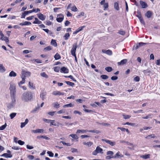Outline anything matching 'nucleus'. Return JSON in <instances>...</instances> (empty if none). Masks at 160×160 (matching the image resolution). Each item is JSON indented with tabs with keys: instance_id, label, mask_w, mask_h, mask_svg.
Returning <instances> with one entry per match:
<instances>
[{
	"instance_id": "obj_7",
	"label": "nucleus",
	"mask_w": 160,
	"mask_h": 160,
	"mask_svg": "<svg viewBox=\"0 0 160 160\" xmlns=\"http://www.w3.org/2000/svg\"><path fill=\"white\" fill-rule=\"evenodd\" d=\"M64 18L63 15L62 14H58L57 15L56 20L58 22H61L63 20Z\"/></svg>"
},
{
	"instance_id": "obj_60",
	"label": "nucleus",
	"mask_w": 160,
	"mask_h": 160,
	"mask_svg": "<svg viewBox=\"0 0 160 160\" xmlns=\"http://www.w3.org/2000/svg\"><path fill=\"white\" fill-rule=\"evenodd\" d=\"M60 69V68L58 67H54V70L57 72H59Z\"/></svg>"
},
{
	"instance_id": "obj_19",
	"label": "nucleus",
	"mask_w": 160,
	"mask_h": 160,
	"mask_svg": "<svg viewBox=\"0 0 160 160\" xmlns=\"http://www.w3.org/2000/svg\"><path fill=\"white\" fill-rule=\"evenodd\" d=\"M88 132V130H80V129H78L77 130V132H76V133H84L85 132Z\"/></svg>"
},
{
	"instance_id": "obj_33",
	"label": "nucleus",
	"mask_w": 160,
	"mask_h": 160,
	"mask_svg": "<svg viewBox=\"0 0 160 160\" xmlns=\"http://www.w3.org/2000/svg\"><path fill=\"white\" fill-rule=\"evenodd\" d=\"M51 44L54 47H56L57 46V43L56 42L55 40L52 39L51 42Z\"/></svg>"
},
{
	"instance_id": "obj_50",
	"label": "nucleus",
	"mask_w": 160,
	"mask_h": 160,
	"mask_svg": "<svg viewBox=\"0 0 160 160\" xmlns=\"http://www.w3.org/2000/svg\"><path fill=\"white\" fill-rule=\"evenodd\" d=\"M70 34L68 33H65L64 36V37L65 38V40H68Z\"/></svg>"
},
{
	"instance_id": "obj_24",
	"label": "nucleus",
	"mask_w": 160,
	"mask_h": 160,
	"mask_svg": "<svg viewBox=\"0 0 160 160\" xmlns=\"http://www.w3.org/2000/svg\"><path fill=\"white\" fill-rule=\"evenodd\" d=\"M127 62V60L126 59H124L121 61L120 62H118V64L119 65H122L126 63Z\"/></svg>"
},
{
	"instance_id": "obj_51",
	"label": "nucleus",
	"mask_w": 160,
	"mask_h": 160,
	"mask_svg": "<svg viewBox=\"0 0 160 160\" xmlns=\"http://www.w3.org/2000/svg\"><path fill=\"white\" fill-rule=\"evenodd\" d=\"M71 10L73 12H77L78 11V9L75 6L72 7Z\"/></svg>"
},
{
	"instance_id": "obj_59",
	"label": "nucleus",
	"mask_w": 160,
	"mask_h": 160,
	"mask_svg": "<svg viewBox=\"0 0 160 160\" xmlns=\"http://www.w3.org/2000/svg\"><path fill=\"white\" fill-rule=\"evenodd\" d=\"M113 154V152L111 151H108L107 152V155H110V156H112V155Z\"/></svg>"
},
{
	"instance_id": "obj_28",
	"label": "nucleus",
	"mask_w": 160,
	"mask_h": 160,
	"mask_svg": "<svg viewBox=\"0 0 160 160\" xmlns=\"http://www.w3.org/2000/svg\"><path fill=\"white\" fill-rule=\"evenodd\" d=\"M150 157V155L149 154H146L145 155H141L140 157L144 159L149 158Z\"/></svg>"
},
{
	"instance_id": "obj_13",
	"label": "nucleus",
	"mask_w": 160,
	"mask_h": 160,
	"mask_svg": "<svg viewBox=\"0 0 160 160\" xmlns=\"http://www.w3.org/2000/svg\"><path fill=\"white\" fill-rule=\"evenodd\" d=\"M140 3L142 8H146L148 7L147 4L145 2L142 1H140Z\"/></svg>"
},
{
	"instance_id": "obj_8",
	"label": "nucleus",
	"mask_w": 160,
	"mask_h": 160,
	"mask_svg": "<svg viewBox=\"0 0 160 160\" xmlns=\"http://www.w3.org/2000/svg\"><path fill=\"white\" fill-rule=\"evenodd\" d=\"M102 141L103 142H105L106 143L110 144L111 146H113L115 145L116 143L115 142H112L111 140L105 139H102Z\"/></svg>"
},
{
	"instance_id": "obj_32",
	"label": "nucleus",
	"mask_w": 160,
	"mask_h": 160,
	"mask_svg": "<svg viewBox=\"0 0 160 160\" xmlns=\"http://www.w3.org/2000/svg\"><path fill=\"white\" fill-rule=\"evenodd\" d=\"M4 157L6 158H11L12 157V155L11 154H8L7 153H4Z\"/></svg>"
},
{
	"instance_id": "obj_4",
	"label": "nucleus",
	"mask_w": 160,
	"mask_h": 160,
	"mask_svg": "<svg viewBox=\"0 0 160 160\" xmlns=\"http://www.w3.org/2000/svg\"><path fill=\"white\" fill-rule=\"evenodd\" d=\"M11 97L12 101L8 106V107L9 109L13 108L15 106L16 103L15 96H11Z\"/></svg>"
},
{
	"instance_id": "obj_45",
	"label": "nucleus",
	"mask_w": 160,
	"mask_h": 160,
	"mask_svg": "<svg viewBox=\"0 0 160 160\" xmlns=\"http://www.w3.org/2000/svg\"><path fill=\"white\" fill-rule=\"evenodd\" d=\"M114 8L117 10H119V8L118 6V4L117 2H115L114 3Z\"/></svg>"
},
{
	"instance_id": "obj_26",
	"label": "nucleus",
	"mask_w": 160,
	"mask_h": 160,
	"mask_svg": "<svg viewBox=\"0 0 160 160\" xmlns=\"http://www.w3.org/2000/svg\"><path fill=\"white\" fill-rule=\"evenodd\" d=\"M102 52H103L104 53H106L107 54L110 55H112V51L110 50H108L105 51V50H102Z\"/></svg>"
},
{
	"instance_id": "obj_56",
	"label": "nucleus",
	"mask_w": 160,
	"mask_h": 160,
	"mask_svg": "<svg viewBox=\"0 0 160 160\" xmlns=\"http://www.w3.org/2000/svg\"><path fill=\"white\" fill-rule=\"evenodd\" d=\"M18 143L20 145H22L24 144L25 142H24L22 141L21 140H19L18 141Z\"/></svg>"
},
{
	"instance_id": "obj_39",
	"label": "nucleus",
	"mask_w": 160,
	"mask_h": 160,
	"mask_svg": "<svg viewBox=\"0 0 160 160\" xmlns=\"http://www.w3.org/2000/svg\"><path fill=\"white\" fill-rule=\"evenodd\" d=\"M37 138H43L45 139L46 140H50V138L48 137H47L46 136H40L38 137Z\"/></svg>"
},
{
	"instance_id": "obj_15",
	"label": "nucleus",
	"mask_w": 160,
	"mask_h": 160,
	"mask_svg": "<svg viewBox=\"0 0 160 160\" xmlns=\"http://www.w3.org/2000/svg\"><path fill=\"white\" fill-rule=\"evenodd\" d=\"M147 44H148L147 43H144V42L139 43L138 44H137L135 48V49H137L138 48L142 46L146 45Z\"/></svg>"
},
{
	"instance_id": "obj_18",
	"label": "nucleus",
	"mask_w": 160,
	"mask_h": 160,
	"mask_svg": "<svg viewBox=\"0 0 160 160\" xmlns=\"http://www.w3.org/2000/svg\"><path fill=\"white\" fill-rule=\"evenodd\" d=\"M28 119H26L25 122H21V128H22L24 127L28 122Z\"/></svg>"
},
{
	"instance_id": "obj_43",
	"label": "nucleus",
	"mask_w": 160,
	"mask_h": 160,
	"mask_svg": "<svg viewBox=\"0 0 160 160\" xmlns=\"http://www.w3.org/2000/svg\"><path fill=\"white\" fill-rule=\"evenodd\" d=\"M152 116V114H149L147 115L146 117H142L143 119H148Z\"/></svg>"
},
{
	"instance_id": "obj_29",
	"label": "nucleus",
	"mask_w": 160,
	"mask_h": 160,
	"mask_svg": "<svg viewBox=\"0 0 160 160\" xmlns=\"http://www.w3.org/2000/svg\"><path fill=\"white\" fill-rule=\"evenodd\" d=\"M22 81H20L18 83V85L19 87L20 86L21 84H24L25 82V78L24 77H23V76H22Z\"/></svg>"
},
{
	"instance_id": "obj_55",
	"label": "nucleus",
	"mask_w": 160,
	"mask_h": 160,
	"mask_svg": "<svg viewBox=\"0 0 160 160\" xmlns=\"http://www.w3.org/2000/svg\"><path fill=\"white\" fill-rule=\"evenodd\" d=\"M134 81L138 82L140 80V78L138 76H136L134 78Z\"/></svg>"
},
{
	"instance_id": "obj_10",
	"label": "nucleus",
	"mask_w": 160,
	"mask_h": 160,
	"mask_svg": "<svg viewBox=\"0 0 160 160\" xmlns=\"http://www.w3.org/2000/svg\"><path fill=\"white\" fill-rule=\"evenodd\" d=\"M55 122V120H51L50 122V126H52V125H54V126H58L59 125H62V124L61 123H60L59 122H57V123L58 124V125H56V124L54 123Z\"/></svg>"
},
{
	"instance_id": "obj_21",
	"label": "nucleus",
	"mask_w": 160,
	"mask_h": 160,
	"mask_svg": "<svg viewBox=\"0 0 160 160\" xmlns=\"http://www.w3.org/2000/svg\"><path fill=\"white\" fill-rule=\"evenodd\" d=\"M52 105L53 107L56 108H59L60 107V104L58 102H56L53 103Z\"/></svg>"
},
{
	"instance_id": "obj_52",
	"label": "nucleus",
	"mask_w": 160,
	"mask_h": 160,
	"mask_svg": "<svg viewBox=\"0 0 160 160\" xmlns=\"http://www.w3.org/2000/svg\"><path fill=\"white\" fill-rule=\"evenodd\" d=\"M65 82L68 84L70 86H72L74 85L73 82H71L69 81H66Z\"/></svg>"
},
{
	"instance_id": "obj_36",
	"label": "nucleus",
	"mask_w": 160,
	"mask_h": 160,
	"mask_svg": "<svg viewBox=\"0 0 160 160\" xmlns=\"http://www.w3.org/2000/svg\"><path fill=\"white\" fill-rule=\"evenodd\" d=\"M54 58L56 60H58L61 58V56L58 53H56L54 56Z\"/></svg>"
},
{
	"instance_id": "obj_11",
	"label": "nucleus",
	"mask_w": 160,
	"mask_h": 160,
	"mask_svg": "<svg viewBox=\"0 0 160 160\" xmlns=\"http://www.w3.org/2000/svg\"><path fill=\"white\" fill-rule=\"evenodd\" d=\"M52 94L54 95H58L60 96L61 95H63L64 93L62 92H60L58 91H54L52 92Z\"/></svg>"
},
{
	"instance_id": "obj_47",
	"label": "nucleus",
	"mask_w": 160,
	"mask_h": 160,
	"mask_svg": "<svg viewBox=\"0 0 160 160\" xmlns=\"http://www.w3.org/2000/svg\"><path fill=\"white\" fill-rule=\"evenodd\" d=\"M84 13L83 12H80L79 15L77 16V18H79L81 16H84Z\"/></svg>"
},
{
	"instance_id": "obj_35",
	"label": "nucleus",
	"mask_w": 160,
	"mask_h": 160,
	"mask_svg": "<svg viewBox=\"0 0 160 160\" xmlns=\"http://www.w3.org/2000/svg\"><path fill=\"white\" fill-rule=\"evenodd\" d=\"M73 106L74 105H73L72 103H69L68 104L64 105L63 106V108H66L67 107H73Z\"/></svg>"
},
{
	"instance_id": "obj_37",
	"label": "nucleus",
	"mask_w": 160,
	"mask_h": 160,
	"mask_svg": "<svg viewBox=\"0 0 160 160\" xmlns=\"http://www.w3.org/2000/svg\"><path fill=\"white\" fill-rule=\"evenodd\" d=\"M40 75L42 77L46 78H48V75L44 72H41L40 74Z\"/></svg>"
},
{
	"instance_id": "obj_34",
	"label": "nucleus",
	"mask_w": 160,
	"mask_h": 160,
	"mask_svg": "<svg viewBox=\"0 0 160 160\" xmlns=\"http://www.w3.org/2000/svg\"><path fill=\"white\" fill-rule=\"evenodd\" d=\"M122 116L123 118L125 119H129L131 117V116L127 114H123Z\"/></svg>"
},
{
	"instance_id": "obj_38",
	"label": "nucleus",
	"mask_w": 160,
	"mask_h": 160,
	"mask_svg": "<svg viewBox=\"0 0 160 160\" xmlns=\"http://www.w3.org/2000/svg\"><path fill=\"white\" fill-rule=\"evenodd\" d=\"M155 137H156V136H155V135L154 134H152L148 135L147 137H145V138L149 139L150 138H155Z\"/></svg>"
},
{
	"instance_id": "obj_5",
	"label": "nucleus",
	"mask_w": 160,
	"mask_h": 160,
	"mask_svg": "<svg viewBox=\"0 0 160 160\" xmlns=\"http://www.w3.org/2000/svg\"><path fill=\"white\" fill-rule=\"evenodd\" d=\"M102 151L103 150L102 148L99 146H97L96 149L92 152V154L94 156H96L98 153L103 154Z\"/></svg>"
},
{
	"instance_id": "obj_1",
	"label": "nucleus",
	"mask_w": 160,
	"mask_h": 160,
	"mask_svg": "<svg viewBox=\"0 0 160 160\" xmlns=\"http://www.w3.org/2000/svg\"><path fill=\"white\" fill-rule=\"evenodd\" d=\"M22 99L26 102L31 100L32 98V95L31 92H25L23 94L22 96Z\"/></svg>"
},
{
	"instance_id": "obj_61",
	"label": "nucleus",
	"mask_w": 160,
	"mask_h": 160,
	"mask_svg": "<svg viewBox=\"0 0 160 160\" xmlns=\"http://www.w3.org/2000/svg\"><path fill=\"white\" fill-rule=\"evenodd\" d=\"M104 10H106L107 8L108 7V3H104Z\"/></svg>"
},
{
	"instance_id": "obj_48",
	"label": "nucleus",
	"mask_w": 160,
	"mask_h": 160,
	"mask_svg": "<svg viewBox=\"0 0 160 160\" xmlns=\"http://www.w3.org/2000/svg\"><path fill=\"white\" fill-rule=\"evenodd\" d=\"M17 113H12L10 115V116L11 119H13L16 116Z\"/></svg>"
},
{
	"instance_id": "obj_42",
	"label": "nucleus",
	"mask_w": 160,
	"mask_h": 160,
	"mask_svg": "<svg viewBox=\"0 0 160 160\" xmlns=\"http://www.w3.org/2000/svg\"><path fill=\"white\" fill-rule=\"evenodd\" d=\"M52 49V48L51 46H49L47 47L44 49V51H48Z\"/></svg>"
},
{
	"instance_id": "obj_14",
	"label": "nucleus",
	"mask_w": 160,
	"mask_h": 160,
	"mask_svg": "<svg viewBox=\"0 0 160 160\" xmlns=\"http://www.w3.org/2000/svg\"><path fill=\"white\" fill-rule=\"evenodd\" d=\"M47 92H46L43 91L40 94V97L42 100H44L45 98Z\"/></svg>"
},
{
	"instance_id": "obj_64",
	"label": "nucleus",
	"mask_w": 160,
	"mask_h": 160,
	"mask_svg": "<svg viewBox=\"0 0 160 160\" xmlns=\"http://www.w3.org/2000/svg\"><path fill=\"white\" fill-rule=\"evenodd\" d=\"M24 26L25 25H30L31 24V22L28 21H25L24 22Z\"/></svg>"
},
{
	"instance_id": "obj_9",
	"label": "nucleus",
	"mask_w": 160,
	"mask_h": 160,
	"mask_svg": "<svg viewBox=\"0 0 160 160\" xmlns=\"http://www.w3.org/2000/svg\"><path fill=\"white\" fill-rule=\"evenodd\" d=\"M22 74L23 75V77H24L25 78L26 77H28L30 76L31 73L29 72H25L24 71H22Z\"/></svg>"
},
{
	"instance_id": "obj_30",
	"label": "nucleus",
	"mask_w": 160,
	"mask_h": 160,
	"mask_svg": "<svg viewBox=\"0 0 160 160\" xmlns=\"http://www.w3.org/2000/svg\"><path fill=\"white\" fill-rule=\"evenodd\" d=\"M118 129H120L122 132H124L126 131L128 133H129V131L128 129H126L124 128L121 127H118Z\"/></svg>"
},
{
	"instance_id": "obj_25",
	"label": "nucleus",
	"mask_w": 160,
	"mask_h": 160,
	"mask_svg": "<svg viewBox=\"0 0 160 160\" xmlns=\"http://www.w3.org/2000/svg\"><path fill=\"white\" fill-rule=\"evenodd\" d=\"M123 156L119 152H117L115 155V156L114 157V158H120V157H123Z\"/></svg>"
},
{
	"instance_id": "obj_20",
	"label": "nucleus",
	"mask_w": 160,
	"mask_h": 160,
	"mask_svg": "<svg viewBox=\"0 0 160 160\" xmlns=\"http://www.w3.org/2000/svg\"><path fill=\"white\" fill-rule=\"evenodd\" d=\"M6 71V69L2 64H0V72H3Z\"/></svg>"
},
{
	"instance_id": "obj_41",
	"label": "nucleus",
	"mask_w": 160,
	"mask_h": 160,
	"mask_svg": "<svg viewBox=\"0 0 160 160\" xmlns=\"http://www.w3.org/2000/svg\"><path fill=\"white\" fill-rule=\"evenodd\" d=\"M60 142L62 143L63 145H66V146H71V145H72L69 143H66V142H64V141H61Z\"/></svg>"
},
{
	"instance_id": "obj_3",
	"label": "nucleus",
	"mask_w": 160,
	"mask_h": 160,
	"mask_svg": "<svg viewBox=\"0 0 160 160\" xmlns=\"http://www.w3.org/2000/svg\"><path fill=\"white\" fill-rule=\"evenodd\" d=\"M40 11V10L39 8H37V11H36V10L35 9H33L32 10H29L27 11L24 12L22 13L21 16L22 18H24L26 15L28 14V13H32L33 12H38Z\"/></svg>"
},
{
	"instance_id": "obj_12",
	"label": "nucleus",
	"mask_w": 160,
	"mask_h": 160,
	"mask_svg": "<svg viewBox=\"0 0 160 160\" xmlns=\"http://www.w3.org/2000/svg\"><path fill=\"white\" fill-rule=\"evenodd\" d=\"M37 15L39 19L43 21L45 19V16H44L42 13H39Z\"/></svg>"
},
{
	"instance_id": "obj_57",
	"label": "nucleus",
	"mask_w": 160,
	"mask_h": 160,
	"mask_svg": "<svg viewBox=\"0 0 160 160\" xmlns=\"http://www.w3.org/2000/svg\"><path fill=\"white\" fill-rule=\"evenodd\" d=\"M33 23L34 24H40L42 23V22L39 21L38 19L37 20V21H34L33 22Z\"/></svg>"
},
{
	"instance_id": "obj_62",
	"label": "nucleus",
	"mask_w": 160,
	"mask_h": 160,
	"mask_svg": "<svg viewBox=\"0 0 160 160\" xmlns=\"http://www.w3.org/2000/svg\"><path fill=\"white\" fill-rule=\"evenodd\" d=\"M55 111L49 112H48V114L51 116H53L56 113Z\"/></svg>"
},
{
	"instance_id": "obj_27",
	"label": "nucleus",
	"mask_w": 160,
	"mask_h": 160,
	"mask_svg": "<svg viewBox=\"0 0 160 160\" xmlns=\"http://www.w3.org/2000/svg\"><path fill=\"white\" fill-rule=\"evenodd\" d=\"M152 15V13L150 11H148L145 14V16L148 18H150Z\"/></svg>"
},
{
	"instance_id": "obj_54",
	"label": "nucleus",
	"mask_w": 160,
	"mask_h": 160,
	"mask_svg": "<svg viewBox=\"0 0 160 160\" xmlns=\"http://www.w3.org/2000/svg\"><path fill=\"white\" fill-rule=\"evenodd\" d=\"M65 112V111L64 110L61 109V110H60L58 111L57 112V113H58V114H60L64 113Z\"/></svg>"
},
{
	"instance_id": "obj_31",
	"label": "nucleus",
	"mask_w": 160,
	"mask_h": 160,
	"mask_svg": "<svg viewBox=\"0 0 160 160\" xmlns=\"http://www.w3.org/2000/svg\"><path fill=\"white\" fill-rule=\"evenodd\" d=\"M17 76V74L14 72L13 71H12L10 72L9 74V76L11 77H16Z\"/></svg>"
},
{
	"instance_id": "obj_46",
	"label": "nucleus",
	"mask_w": 160,
	"mask_h": 160,
	"mask_svg": "<svg viewBox=\"0 0 160 160\" xmlns=\"http://www.w3.org/2000/svg\"><path fill=\"white\" fill-rule=\"evenodd\" d=\"M105 70L108 72H110L112 70V68L111 67H108L105 68Z\"/></svg>"
},
{
	"instance_id": "obj_22",
	"label": "nucleus",
	"mask_w": 160,
	"mask_h": 160,
	"mask_svg": "<svg viewBox=\"0 0 160 160\" xmlns=\"http://www.w3.org/2000/svg\"><path fill=\"white\" fill-rule=\"evenodd\" d=\"M83 144L84 145H87L88 147H90L93 144V142H84Z\"/></svg>"
},
{
	"instance_id": "obj_58",
	"label": "nucleus",
	"mask_w": 160,
	"mask_h": 160,
	"mask_svg": "<svg viewBox=\"0 0 160 160\" xmlns=\"http://www.w3.org/2000/svg\"><path fill=\"white\" fill-rule=\"evenodd\" d=\"M47 153L49 155L50 157H52L53 156V153L51 151H48Z\"/></svg>"
},
{
	"instance_id": "obj_17",
	"label": "nucleus",
	"mask_w": 160,
	"mask_h": 160,
	"mask_svg": "<svg viewBox=\"0 0 160 160\" xmlns=\"http://www.w3.org/2000/svg\"><path fill=\"white\" fill-rule=\"evenodd\" d=\"M137 16L138 18L141 23L142 24H143V25H144V21L143 19V18L142 17L141 15L140 14H139L138 15H137Z\"/></svg>"
},
{
	"instance_id": "obj_53",
	"label": "nucleus",
	"mask_w": 160,
	"mask_h": 160,
	"mask_svg": "<svg viewBox=\"0 0 160 160\" xmlns=\"http://www.w3.org/2000/svg\"><path fill=\"white\" fill-rule=\"evenodd\" d=\"M37 133H43L44 132V130L43 129H37Z\"/></svg>"
},
{
	"instance_id": "obj_2",
	"label": "nucleus",
	"mask_w": 160,
	"mask_h": 160,
	"mask_svg": "<svg viewBox=\"0 0 160 160\" xmlns=\"http://www.w3.org/2000/svg\"><path fill=\"white\" fill-rule=\"evenodd\" d=\"M9 89L10 91V93L11 96H15L16 94V86L12 82L10 83Z\"/></svg>"
},
{
	"instance_id": "obj_6",
	"label": "nucleus",
	"mask_w": 160,
	"mask_h": 160,
	"mask_svg": "<svg viewBox=\"0 0 160 160\" xmlns=\"http://www.w3.org/2000/svg\"><path fill=\"white\" fill-rule=\"evenodd\" d=\"M77 47V45L76 43L73 44L71 51V54L72 56H75L76 55V51Z\"/></svg>"
},
{
	"instance_id": "obj_63",
	"label": "nucleus",
	"mask_w": 160,
	"mask_h": 160,
	"mask_svg": "<svg viewBox=\"0 0 160 160\" xmlns=\"http://www.w3.org/2000/svg\"><path fill=\"white\" fill-rule=\"evenodd\" d=\"M2 40H4L6 43L9 42L8 38L6 37H4Z\"/></svg>"
},
{
	"instance_id": "obj_40",
	"label": "nucleus",
	"mask_w": 160,
	"mask_h": 160,
	"mask_svg": "<svg viewBox=\"0 0 160 160\" xmlns=\"http://www.w3.org/2000/svg\"><path fill=\"white\" fill-rule=\"evenodd\" d=\"M69 136L71 137L74 139H78V136L75 134H70Z\"/></svg>"
},
{
	"instance_id": "obj_44",
	"label": "nucleus",
	"mask_w": 160,
	"mask_h": 160,
	"mask_svg": "<svg viewBox=\"0 0 160 160\" xmlns=\"http://www.w3.org/2000/svg\"><path fill=\"white\" fill-rule=\"evenodd\" d=\"M7 126V124L6 123H5V124L2 126L0 127V130H3L5 129L6 127Z\"/></svg>"
},
{
	"instance_id": "obj_49",
	"label": "nucleus",
	"mask_w": 160,
	"mask_h": 160,
	"mask_svg": "<svg viewBox=\"0 0 160 160\" xmlns=\"http://www.w3.org/2000/svg\"><path fill=\"white\" fill-rule=\"evenodd\" d=\"M101 77L103 79H107L108 78V76L104 75H101Z\"/></svg>"
},
{
	"instance_id": "obj_23",
	"label": "nucleus",
	"mask_w": 160,
	"mask_h": 160,
	"mask_svg": "<svg viewBox=\"0 0 160 160\" xmlns=\"http://www.w3.org/2000/svg\"><path fill=\"white\" fill-rule=\"evenodd\" d=\"M88 132L92 133H95L97 134H99L101 133V132L100 131L96 129L88 130Z\"/></svg>"
},
{
	"instance_id": "obj_16",
	"label": "nucleus",
	"mask_w": 160,
	"mask_h": 160,
	"mask_svg": "<svg viewBox=\"0 0 160 160\" xmlns=\"http://www.w3.org/2000/svg\"><path fill=\"white\" fill-rule=\"evenodd\" d=\"M61 72H63L64 73H68V69L65 67H63L61 68Z\"/></svg>"
}]
</instances>
